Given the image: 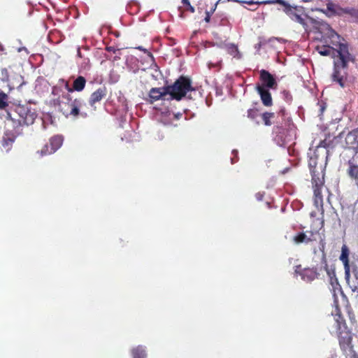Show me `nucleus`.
Segmentation results:
<instances>
[{
  "instance_id": "32",
  "label": "nucleus",
  "mask_w": 358,
  "mask_h": 358,
  "mask_svg": "<svg viewBox=\"0 0 358 358\" xmlns=\"http://www.w3.org/2000/svg\"><path fill=\"white\" fill-rule=\"evenodd\" d=\"M260 3H264V5L278 3L285 6L287 2L285 1L284 0H265L262 1Z\"/></svg>"
},
{
  "instance_id": "45",
  "label": "nucleus",
  "mask_w": 358,
  "mask_h": 358,
  "mask_svg": "<svg viewBox=\"0 0 358 358\" xmlns=\"http://www.w3.org/2000/svg\"><path fill=\"white\" fill-rule=\"evenodd\" d=\"M256 196L257 198L259 199V200H261L262 199V195L259 193L257 194H256Z\"/></svg>"
},
{
  "instance_id": "42",
  "label": "nucleus",
  "mask_w": 358,
  "mask_h": 358,
  "mask_svg": "<svg viewBox=\"0 0 358 358\" xmlns=\"http://www.w3.org/2000/svg\"><path fill=\"white\" fill-rule=\"evenodd\" d=\"M286 114V110L285 108H281L280 110H279V115H280L282 117H284Z\"/></svg>"
},
{
  "instance_id": "27",
  "label": "nucleus",
  "mask_w": 358,
  "mask_h": 358,
  "mask_svg": "<svg viewBox=\"0 0 358 358\" xmlns=\"http://www.w3.org/2000/svg\"><path fill=\"white\" fill-rule=\"evenodd\" d=\"M352 274L356 280V281H352L349 280V282H347L350 285L352 292H356L358 290V268L355 267L352 269Z\"/></svg>"
},
{
  "instance_id": "18",
  "label": "nucleus",
  "mask_w": 358,
  "mask_h": 358,
  "mask_svg": "<svg viewBox=\"0 0 358 358\" xmlns=\"http://www.w3.org/2000/svg\"><path fill=\"white\" fill-rule=\"evenodd\" d=\"M348 166L347 172L349 177L354 180L356 184L358 185V165H356L351 161H349Z\"/></svg>"
},
{
  "instance_id": "37",
  "label": "nucleus",
  "mask_w": 358,
  "mask_h": 358,
  "mask_svg": "<svg viewBox=\"0 0 358 358\" xmlns=\"http://www.w3.org/2000/svg\"><path fill=\"white\" fill-rule=\"evenodd\" d=\"M1 74L2 77V80H8L9 78V73L8 70L6 68H3L1 70Z\"/></svg>"
},
{
  "instance_id": "21",
  "label": "nucleus",
  "mask_w": 358,
  "mask_h": 358,
  "mask_svg": "<svg viewBox=\"0 0 358 358\" xmlns=\"http://www.w3.org/2000/svg\"><path fill=\"white\" fill-rule=\"evenodd\" d=\"M86 85V79L83 76H78L74 80L72 85V90L81 92L84 90Z\"/></svg>"
},
{
  "instance_id": "4",
  "label": "nucleus",
  "mask_w": 358,
  "mask_h": 358,
  "mask_svg": "<svg viewBox=\"0 0 358 358\" xmlns=\"http://www.w3.org/2000/svg\"><path fill=\"white\" fill-rule=\"evenodd\" d=\"M341 53V57H338L334 61V71L331 76V80L344 88L348 80V69L349 62H354L352 55H348L346 51Z\"/></svg>"
},
{
  "instance_id": "48",
  "label": "nucleus",
  "mask_w": 358,
  "mask_h": 358,
  "mask_svg": "<svg viewBox=\"0 0 358 358\" xmlns=\"http://www.w3.org/2000/svg\"><path fill=\"white\" fill-rule=\"evenodd\" d=\"M55 88H53L52 93H55Z\"/></svg>"
},
{
  "instance_id": "33",
  "label": "nucleus",
  "mask_w": 358,
  "mask_h": 358,
  "mask_svg": "<svg viewBox=\"0 0 358 358\" xmlns=\"http://www.w3.org/2000/svg\"><path fill=\"white\" fill-rule=\"evenodd\" d=\"M282 97H283V99L287 102V103H291L292 101V96L291 94V93L289 92V91L288 90H283L282 92Z\"/></svg>"
},
{
  "instance_id": "16",
  "label": "nucleus",
  "mask_w": 358,
  "mask_h": 358,
  "mask_svg": "<svg viewBox=\"0 0 358 358\" xmlns=\"http://www.w3.org/2000/svg\"><path fill=\"white\" fill-rule=\"evenodd\" d=\"M312 176V185L313 187H323L324 183V175L320 176V173L318 170H311Z\"/></svg>"
},
{
  "instance_id": "36",
  "label": "nucleus",
  "mask_w": 358,
  "mask_h": 358,
  "mask_svg": "<svg viewBox=\"0 0 358 358\" xmlns=\"http://www.w3.org/2000/svg\"><path fill=\"white\" fill-rule=\"evenodd\" d=\"M217 7V3L215 4L214 7L210 11H206V17L204 18L205 22H209L210 21L211 15L214 13Z\"/></svg>"
},
{
  "instance_id": "31",
  "label": "nucleus",
  "mask_w": 358,
  "mask_h": 358,
  "mask_svg": "<svg viewBox=\"0 0 358 358\" xmlns=\"http://www.w3.org/2000/svg\"><path fill=\"white\" fill-rule=\"evenodd\" d=\"M227 52L233 57H237L238 52L237 45L234 44H229L227 47Z\"/></svg>"
},
{
  "instance_id": "17",
  "label": "nucleus",
  "mask_w": 358,
  "mask_h": 358,
  "mask_svg": "<svg viewBox=\"0 0 358 358\" xmlns=\"http://www.w3.org/2000/svg\"><path fill=\"white\" fill-rule=\"evenodd\" d=\"M293 241L296 244L308 243L316 241L315 238L308 237V235L304 232H300L293 237Z\"/></svg>"
},
{
  "instance_id": "15",
  "label": "nucleus",
  "mask_w": 358,
  "mask_h": 358,
  "mask_svg": "<svg viewBox=\"0 0 358 358\" xmlns=\"http://www.w3.org/2000/svg\"><path fill=\"white\" fill-rule=\"evenodd\" d=\"M327 3V10L330 13V15L341 16L344 14L345 8L341 7L339 5L334 3L331 1L328 0Z\"/></svg>"
},
{
  "instance_id": "14",
  "label": "nucleus",
  "mask_w": 358,
  "mask_h": 358,
  "mask_svg": "<svg viewBox=\"0 0 358 358\" xmlns=\"http://www.w3.org/2000/svg\"><path fill=\"white\" fill-rule=\"evenodd\" d=\"M322 263L324 264V269L326 271L327 275H329L330 278V283L332 285L334 289H336L337 286H339L338 280L336 277V274L334 270H331L328 267L326 255L323 254L322 258Z\"/></svg>"
},
{
  "instance_id": "39",
  "label": "nucleus",
  "mask_w": 358,
  "mask_h": 358,
  "mask_svg": "<svg viewBox=\"0 0 358 358\" xmlns=\"http://www.w3.org/2000/svg\"><path fill=\"white\" fill-rule=\"evenodd\" d=\"M106 50L108 51V52H112L113 53H115L116 52V49L113 47V46H108L106 48Z\"/></svg>"
},
{
  "instance_id": "2",
  "label": "nucleus",
  "mask_w": 358,
  "mask_h": 358,
  "mask_svg": "<svg viewBox=\"0 0 358 358\" xmlns=\"http://www.w3.org/2000/svg\"><path fill=\"white\" fill-rule=\"evenodd\" d=\"M84 103L81 98L72 99L68 94H63L62 99L58 98L53 100V105L58 107L59 111L66 117H72L77 118L79 116L85 118L88 116L87 113L81 111V108Z\"/></svg>"
},
{
  "instance_id": "24",
  "label": "nucleus",
  "mask_w": 358,
  "mask_h": 358,
  "mask_svg": "<svg viewBox=\"0 0 358 358\" xmlns=\"http://www.w3.org/2000/svg\"><path fill=\"white\" fill-rule=\"evenodd\" d=\"M131 355L133 358H145L147 356L145 348L141 345L133 348Z\"/></svg>"
},
{
  "instance_id": "28",
  "label": "nucleus",
  "mask_w": 358,
  "mask_h": 358,
  "mask_svg": "<svg viewBox=\"0 0 358 358\" xmlns=\"http://www.w3.org/2000/svg\"><path fill=\"white\" fill-rule=\"evenodd\" d=\"M8 95L0 90V110H5L8 106Z\"/></svg>"
},
{
  "instance_id": "46",
  "label": "nucleus",
  "mask_w": 358,
  "mask_h": 358,
  "mask_svg": "<svg viewBox=\"0 0 358 358\" xmlns=\"http://www.w3.org/2000/svg\"><path fill=\"white\" fill-rule=\"evenodd\" d=\"M313 0H301V2L303 3H307V2H310V1H313Z\"/></svg>"
},
{
  "instance_id": "40",
  "label": "nucleus",
  "mask_w": 358,
  "mask_h": 358,
  "mask_svg": "<svg viewBox=\"0 0 358 358\" xmlns=\"http://www.w3.org/2000/svg\"><path fill=\"white\" fill-rule=\"evenodd\" d=\"M65 87L66 89V90L69 92H73V90H72V87H71L69 85V82L67 81H65Z\"/></svg>"
},
{
  "instance_id": "34",
  "label": "nucleus",
  "mask_w": 358,
  "mask_h": 358,
  "mask_svg": "<svg viewBox=\"0 0 358 358\" xmlns=\"http://www.w3.org/2000/svg\"><path fill=\"white\" fill-rule=\"evenodd\" d=\"M52 153H54V152H50V146L49 144L45 145L40 151L41 156L48 155Z\"/></svg>"
},
{
  "instance_id": "41",
  "label": "nucleus",
  "mask_w": 358,
  "mask_h": 358,
  "mask_svg": "<svg viewBox=\"0 0 358 358\" xmlns=\"http://www.w3.org/2000/svg\"><path fill=\"white\" fill-rule=\"evenodd\" d=\"M346 358H358V355L357 353H352L347 355Z\"/></svg>"
},
{
  "instance_id": "20",
  "label": "nucleus",
  "mask_w": 358,
  "mask_h": 358,
  "mask_svg": "<svg viewBox=\"0 0 358 358\" xmlns=\"http://www.w3.org/2000/svg\"><path fill=\"white\" fill-rule=\"evenodd\" d=\"M63 138L61 136H54L50 138L49 145L50 146V152H56L62 145Z\"/></svg>"
},
{
  "instance_id": "44",
  "label": "nucleus",
  "mask_w": 358,
  "mask_h": 358,
  "mask_svg": "<svg viewBox=\"0 0 358 358\" xmlns=\"http://www.w3.org/2000/svg\"><path fill=\"white\" fill-rule=\"evenodd\" d=\"M324 245H325V243H324V240L322 239L320 241V245H321L320 249L322 250V252L324 251Z\"/></svg>"
},
{
  "instance_id": "12",
  "label": "nucleus",
  "mask_w": 358,
  "mask_h": 358,
  "mask_svg": "<svg viewBox=\"0 0 358 358\" xmlns=\"http://www.w3.org/2000/svg\"><path fill=\"white\" fill-rule=\"evenodd\" d=\"M322 267L320 269L317 268H305L300 272L301 278L306 282H311L318 278L320 271H322Z\"/></svg>"
},
{
  "instance_id": "26",
  "label": "nucleus",
  "mask_w": 358,
  "mask_h": 358,
  "mask_svg": "<svg viewBox=\"0 0 358 358\" xmlns=\"http://www.w3.org/2000/svg\"><path fill=\"white\" fill-rule=\"evenodd\" d=\"M334 47H331L330 45H325L317 47V50L318 52L323 56L330 55L331 53H334L335 51L333 50Z\"/></svg>"
},
{
  "instance_id": "29",
  "label": "nucleus",
  "mask_w": 358,
  "mask_h": 358,
  "mask_svg": "<svg viewBox=\"0 0 358 358\" xmlns=\"http://www.w3.org/2000/svg\"><path fill=\"white\" fill-rule=\"evenodd\" d=\"M261 117L262 118L264 124L266 126H271L272 124L271 120L274 118L275 113H274L265 112V113H263L262 114H261Z\"/></svg>"
},
{
  "instance_id": "49",
  "label": "nucleus",
  "mask_w": 358,
  "mask_h": 358,
  "mask_svg": "<svg viewBox=\"0 0 358 358\" xmlns=\"http://www.w3.org/2000/svg\"><path fill=\"white\" fill-rule=\"evenodd\" d=\"M257 8H252L251 10H255Z\"/></svg>"
},
{
  "instance_id": "47",
  "label": "nucleus",
  "mask_w": 358,
  "mask_h": 358,
  "mask_svg": "<svg viewBox=\"0 0 358 358\" xmlns=\"http://www.w3.org/2000/svg\"><path fill=\"white\" fill-rule=\"evenodd\" d=\"M78 56H80V51L79 50L78 51Z\"/></svg>"
},
{
  "instance_id": "25",
  "label": "nucleus",
  "mask_w": 358,
  "mask_h": 358,
  "mask_svg": "<svg viewBox=\"0 0 358 358\" xmlns=\"http://www.w3.org/2000/svg\"><path fill=\"white\" fill-rule=\"evenodd\" d=\"M319 155L317 152V150L314 151L313 155L310 157L308 160V166L310 171L311 170H317V166L318 163Z\"/></svg>"
},
{
  "instance_id": "22",
  "label": "nucleus",
  "mask_w": 358,
  "mask_h": 358,
  "mask_svg": "<svg viewBox=\"0 0 358 358\" xmlns=\"http://www.w3.org/2000/svg\"><path fill=\"white\" fill-rule=\"evenodd\" d=\"M15 137L13 134L6 133L4 135L2 140V146L6 151H8L10 149L12 144L15 141Z\"/></svg>"
},
{
  "instance_id": "23",
  "label": "nucleus",
  "mask_w": 358,
  "mask_h": 358,
  "mask_svg": "<svg viewBox=\"0 0 358 358\" xmlns=\"http://www.w3.org/2000/svg\"><path fill=\"white\" fill-rule=\"evenodd\" d=\"M259 116H261L260 110L255 107L249 108L247 110V117L250 120L255 122L257 124H259V122L258 121V117Z\"/></svg>"
},
{
  "instance_id": "6",
  "label": "nucleus",
  "mask_w": 358,
  "mask_h": 358,
  "mask_svg": "<svg viewBox=\"0 0 358 358\" xmlns=\"http://www.w3.org/2000/svg\"><path fill=\"white\" fill-rule=\"evenodd\" d=\"M283 11L290 17L292 20L301 24L305 30L308 29V25L306 19L308 18V17L306 15L299 14L296 6H292L287 3L284 6Z\"/></svg>"
},
{
  "instance_id": "19",
  "label": "nucleus",
  "mask_w": 358,
  "mask_h": 358,
  "mask_svg": "<svg viewBox=\"0 0 358 358\" xmlns=\"http://www.w3.org/2000/svg\"><path fill=\"white\" fill-rule=\"evenodd\" d=\"M322 187H315L313 188L314 192V204L317 208L321 207L322 208L323 196L321 192Z\"/></svg>"
},
{
  "instance_id": "7",
  "label": "nucleus",
  "mask_w": 358,
  "mask_h": 358,
  "mask_svg": "<svg viewBox=\"0 0 358 358\" xmlns=\"http://www.w3.org/2000/svg\"><path fill=\"white\" fill-rule=\"evenodd\" d=\"M15 111L19 115L17 121L20 124H32L36 117V114L35 113L31 112L24 106H16Z\"/></svg>"
},
{
  "instance_id": "9",
  "label": "nucleus",
  "mask_w": 358,
  "mask_h": 358,
  "mask_svg": "<svg viewBox=\"0 0 358 358\" xmlns=\"http://www.w3.org/2000/svg\"><path fill=\"white\" fill-rule=\"evenodd\" d=\"M167 95H169V91L166 85L161 87H152L148 93L151 103L159 100H167L166 98Z\"/></svg>"
},
{
  "instance_id": "11",
  "label": "nucleus",
  "mask_w": 358,
  "mask_h": 358,
  "mask_svg": "<svg viewBox=\"0 0 358 358\" xmlns=\"http://www.w3.org/2000/svg\"><path fill=\"white\" fill-rule=\"evenodd\" d=\"M107 95V89L105 86L99 87L96 90L92 92L89 99V104L96 109L95 103L101 101Z\"/></svg>"
},
{
  "instance_id": "35",
  "label": "nucleus",
  "mask_w": 358,
  "mask_h": 358,
  "mask_svg": "<svg viewBox=\"0 0 358 358\" xmlns=\"http://www.w3.org/2000/svg\"><path fill=\"white\" fill-rule=\"evenodd\" d=\"M182 3L183 6L186 7V10H188L192 13L195 12V8L191 5L189 0H182Z\"/></svg>"
},
{
  "instance_id": "30",
  "label": "nucleus",
  "mask_w": 358,
  "mask_h": 358,
  "mask_svg": "<svg viewBox=\"0 0 358 358\" xmlns=\"http://www.w3.org/2000/svg\"><path fill=\"white\" fill-rule=\"evenodd\" d=\"M344 13L358 20V9L347 7L345 8Z\"/></svg>"
},
{
  "instance_id": "13",
  "label": "nucleus",
  "mask_w": 358,
  "mask_h": 358,
  "mask_svg": "<svg viewBox=\"0 0 358 358\" xmlns=\"http://www.w3.org/2000/svg\"><path fill=\"white\" fill-rule=\"evenodd\" d=\"M256 90L260 96L262 103L265 106H271L273 104L271 94L269 89L264 87V86H256Z\"/></svg>"
},
{
  "instance_id": "1",
  "label": "nucleus",
  "mask_w": 358,
  "mask_h": 358,
  "mask_svg": "<svg viewBox=\"0 0 358 358\" xmlns=\"http://www.w3.org/2000/svg\"><path fill=\"white\" fill-rule=\"evenodd\" d=\"M331 315L334 320L333 327L335 329L341 350L346 355L356 353L352 343V334L348 328L338 304L336 305L335 310L332 312Z\"/></svg>"
},
{
  "instance_id": "5",
  "label": "nucleus",
  "mask_w": 358,
  "mask_h": 358,
  "mask_svg": "<svg viewBox=\"0 0 358 358\" xmlns=\"http://www.w3.org/2000/svg\"><path fill=\"white\" fill-rule=\"evenodd\" d=\"M324 33L322 36L324 43L330 45L331 47H334L333 50L338 54V57H341V53L346 51L348 55H352L349 52L348 45L346 43H343L342 41H345L344 38H341L329 24L324 26Z\"/></svg>"
},
{
  "instance_id": "8",
  "label": "nucleus",
  "mask_w": 358,
  "mask_h": 358,
  "mask_svg": "<svg viewBox=\"0 0 358 358\" xmlns=\"http://www.w3.org/2000/svg\"><path fill=\"white\" fill-rule=\"evenodd\" d=\"M259 79L261 80L262 84H257L259 86H264V87L267 89H276L278 86V83L274 78V76L270 73L268 71L262 69L259 71Z\"/></svg>"
},
{
  "instance_id": "43",
  "label": "nucleus",
  "mask_w": 358,
  "mask_h": 358,
  "mask_svg": "<svg viewBox=\"0 0 358 358\" xmlns=\"http://www.w3.org/2000/svg\"><path fill=\"white\" fill-rule=\"evenodd\" d=\"M136 49L141 50V51H143L144 52H148V54H150L149 52H148V50L145 48H143L142 46H138L136 48Z\"/></svg>"
},
{
  "instance_id": "38",
  "label": "nucleus",
  "mask_w": 358,
  "mask_h": 358,
  "mask_svg": "<svg viewBox=\"0 0 358 358\" xmlns=\"http://www.w3.org/2000/svg\"><path fill=\"white\" fill-rule=\"evenodd\" d=\"M317 233V231H307L306 232V234L308 235V237H310V238H315V235Z\"/></svg>"
},
{
  "instance_id": "10",
  "label": "nucleus",
  "mask_w": 358,
  "mask_h": 358,
  "mask_svg": "<svg viewBox=\"0 0 358 358\" xmlns=\"http://www.w3.org/2000/svg\"><path fill=\"white\" fill-rule=\"evenodd\" d=\"M349 249L346 245H343L341 248V255L340 260L343 262L345 269V278L347 282H349L350 278V266L349 263Z\"/></svg>"
},
{
  "instance_id": "3",
  "label": "nucleus",
  "mask_w": 358,
  "mask_h": 358,
  "mask_svg": "<svg viewBox=\"0 0 358 358\" xmlns=\"http://www.w3.org/2000/svg\"><path fill=\"white\" fill-rule=\"evenodd\" d=\"M166 86L169 96L167 101H181L189 92L195 90L191 78L185 76H180L173 84Z\"/></svg>"
}]
</instances>
